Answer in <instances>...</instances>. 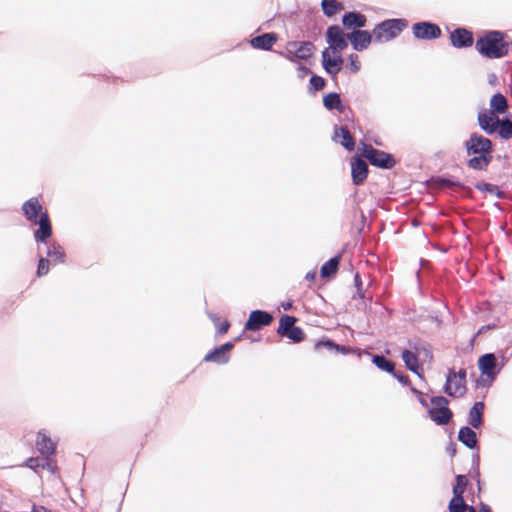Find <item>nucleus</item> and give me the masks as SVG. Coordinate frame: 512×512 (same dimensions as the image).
I'll return each instance as SVG.
<instances>
[{"label":"nucleus","instance_id":"nucleus-4","mask_svg":"<svg viewBox=\"0 0 512 512\" xmlns=\"http://www.w3.org/2000/svg\"><path fill=\"white\" fill-rule=\"evenodd\" d=\"M430 402L433 405L428 409L431 420L439 426L448 424L453 417V412L449 408V400L444 396H433Z\"/></svg>","mask_w":512,"mask_h":512},{"label":"nucleus","instance_id":"nucleus-61","mask_svg":"<svg viewBox=\"0 0 512 512\" xmlns=\"http://www.w3.org/2000/svg\"><path fill=\"white\" fill-rule=\"evenodd\" d=\"M282 308L285 310V311H288L292 308V302H286V303H282Z\"/></svg>","mask_w":512,"mask_h":512},{"label":"nucleus","instance_id":"nucleus-60","mask_svg":"<svg viewBox=\"0 0 512 512\" xmlns=\"http://www.w3.org/2000/svg\"><path fill=\"white\" fill-rule=\"evenodd\" d=\"M208 315H209L210 319L215 323V325H217V323L219 321V317L216 314H212V313H209Z\"/></svg>","mask_w":512,"mask_h":512},{"label":"nucleus","instance_id":"nucleus-53","mask_svg":"<svg viewBox=\"0 0 512 512\" xmlns=\"http://www.w3.org/2000/svg\"><path fill=\"white\" fill-rule=\"evenodd\" d=\"M216 326H217L218 333L225 334V333H227V331L230 327V323L228 321H224V322L220 323L219 325L217 324Z\"/></svg>","mask_w":512,"mask_h":512},{"label":"nucleus","instance_id":"nucleus-19","mask_svg":"<svg viewBox=\"0 0 512 512\" xmlns=\"http://www.w3.org/2000/svg\"><path fill=\"white\" fill-rule=\"evenodd\" d=\"M351 175L355 185H361L366 180L368 175L367 163L357 157L351 162Z\"/></svg>","mask_w":512,"mask_h":512},{"label":"nucleus","instance_id":"nucleus-50","mask_svg":"<svg viewBox=\"0 0 512 512\" xmlns=\"http://www.w3.org/2000/svg\"><path fill=\"white\" fill-rule=\"evenodd\" d=\"M280 55L285 57L286 59H288L290 62L298 61L297 57L295 56V51H294L293 47L288 46L287 51L285 53L280 52Z\"/></svg>","mask_w":512,"mask_h":512},{"label":"nucleus","instance_id":"nucleus-62","mask_svg":"<svg viewBox=\"0 0 512 512\" xmlns=\"http://www.w3.org/2000/svg\"><path fill=\"white\" fill-rule=\"evenodd\" d=\"M375 144H376V145H378V146H380V145H381V142H380V141L375 140Z\"/></svg>","mask_w":512,"mask_h":512},{"label":"nucleus","instance_id":"nucleus-35","mask_svg":"<svg viewBox=\"0 0 512 512\" xmlns=\"http://www.w3.org/2000/svg\"><path fill=\"white\" fill-rule=\"evenodd\" d=\"M296 320L297 319L294 316H290L287 314L283 315L280 318L277 333L280 334L281 336H286V334L289 332V329L293 328Z\"/></svg>","mask_w":512,"mask_h":512},{"label":"nucleus","instance_id":"nucleus-56","mask_svg":"<svg viewBox=\"0 0 512 512\" xmlns=\"http://www.w3.org/2000/svg\"><path fill=\"white\" fill-rule=\"evenodd\" d=\"M305 279L307 281H314L316 279V271L313 270V271H310L308 272L306 275H305Z\"/></svg>","mask_w":512,"mask_h":512},{"label":"nucleus","instance_id":"nucleus-5","mask_svg":"<svg viewBox=\"0 0 512 512\" xmlns=\"http://www.w3.org/2000/svg\"><path fill=\"white\" fill-rule=\"evenodd\" d=\"M362 155L372 166L381 169H391L396 163L392 154L375 149L368 144H363Z\"/></svg>","mask_w":512,"mask_h":512},{"label":"nucleus","instance_id":"nucleus-17","mask_svg":"<svg viewBox=\"0 0 512 512\" xmlns=\"http://www.w3.org/2000/svg\"><path fill=\"white\" fill-rule=\"evenodd\" d=\"M444 392L454 398H460L465 395L467 391L466 383L458 378H453L451 375L446 376V382L443 387Z\"/></svg>","mask_w":512,"mask_h":512},{"label":"nucleus","instance_id":"nucleus-27","mask_svg":"<svg viewBox=\"0 0 512 512\" xmlns=\"http://www.w3.org/2000/svg\"><path fill=\"white\" fill-rule=\"evenodd\" d=\"M508 107L509 105L506 97L502 93L498 92L491 97L488 111L497 114H504L508 110Z\"/></svg>","mask_w":512,"mask_h":512},{"label":"nucleus","instance_id":"nucleus-9","mask_svg":"<svg viewBox=\"0 0 512 512\" xmlns=\"http://www.w3.org/2000/svg\"><path fill=\"white\" fill-rule=\"evenodd\" d=\"M413 35L420 40H434L441 36L440 27L432 22H417L412 27Z\"/></svg>","mask_w":512,"mask_h":512},{"label":"nucleus","instance_id":"nucleus-37","mask_svg":"<svg viewBox=\"0 0 512 512\" xmlns=\"http://www.w3.org/2000/svg\"><path fill=\"white\" fill-rule=\"evenodd\" d=\"M497 132L502 139L512 138V121L507 117L502 118Z\"/></svg>","mask_w":512,"mask_h":512},{"label":"nucleus","instance_id":"nucleus-13","mask_svg":"<svg viewBox=\"0 0 512 512\" xmlns=\"http://www.w3.org/2000/svg\"><path fill=\"white\" fill-rule=\"evenodd\" d=\"M347 39L350 41L352 47L356 51H363L371 44L373 33L367 30H353L346 34Z\"/></svg>","mask_w":512,"mask_h":512},{"label":"nucleus","instance_id":"nucleus-55","mask_svg":"<svg viewBox=\"0 0 512 512\" xmlns=\"http://www.w3.org/2000/svg\"><path fill=\"white\" fill-rule=\"evenodd\" d=\"M298 71H299V76L300 77H304L305 75L311 73V70L308 67H306V66H304L302 64H300L298 66Z\"/></svg>","mask_w":512,"mask_h":512},{"label":"nucleus","instance_id":"nucleus-31","mask_svg":"<svg viewBox=\"0 0 512 512\" xmlns=\"http://www.w3.org/2000/svg\"><path fill=\"white\" fill-rule=\"evenodd\" d=\"M372 362L375 366L385 372L394 373L395 364L383 355H373Z\"/></svg>","mask_w":512,"mask_h":512},{"label":"nucleus","instance_id":"nucleus-59","mask_svg":"<svg viewBox=\"0 0 512 512\" xmlns=\"http://www.w3.org/2000/svg\"><path fill=\"white\" fill-rule=\"evenodd\" d=\"M479 512H492L491 508L487 505L482 503L479 509Z\"/></svg>","mask_w":512,"mask_h":512},{"label":"nucleus","instance_id":"nucleus-48","mask_svg":"<svg viewBox=\"0 0 512 512\" xmlns=\"http://www.w3.org/2000/svg\"><path fill=\"white\" fill-rule=\"evenodd\" d=\"M448 375H451L453 378H458L466 383L467 373L465 369H460L458 372H456L454 369H449Z\"/></svg>","mask_w":512,"mask_h":512},{"label":"nucleus","instance_id":"nucleus-54","mask_svg":"<svg viewBox=\"0 0 512 512\" xmlns=\"http://www.w3.org/2000/svg\"><path fill=\"white\" fill-rule=\"evenodd\" d=\"M32 512H55V511H52L48 508H46L45 506H42V505H33L32 506Z\"/></svg>","mask_w":512,"mask_h":512},{"label":"nucleus","instance_id":"nucleus-51","mask_svg":"<svg viewBox=\"0 0 512 512\" xmlns=\"http://www.w3.org/2000/svg\"><path fill=\"white\" fill-rule=\"evenodd\" d=\"M391 374L403 385H408L410 383L409 377L403 372L394 370V373Z\"/></svg>","mask_w":512,"mask_h":512},{"label":"nucleus","instance_id":"nucleus-21","mask_svg":"<svg viewBox=\"0 0 512 512\" xmlns=\"http://www.w3.org/2000/svg\"><path fill=\"white\" fill-rule=\"evenodd\" d=\"M46 258L51 262V265L62 264L65 262V252L63 247L57 242H48L46 240Z\"/></svg>","mask_w":512,"mask_h":512},{"label":"nucleus","instance_id":"nucleus-57","mask_svg":"<svg viewBox=\"0 0 512 512\" xmlns=\"http://www.w3.org/2000/svg\"><path fill=\"white\" fill-rule=\"evenodd\" d=\"M496 326L495 324H489V325H486V326H482L479 331H478V334H481L483 333L484 331L486 330H489V329H494Z\"/></svg>","mask_w":512,"mask_h":512},{"label":"nucleus","instance_id":"nucleus-32","mask_svg":"<svg viewBox=\"0 0 512 512\" xmlns=\"http://www.w3.org/2000/svg\"><path fill=\"white\" fill-rule=\"evenodd\" d=\"M321 7L323 10V13L327 17H332L337 12L343 9V5L339 3L337 0H322L321 1Z\"/></svg>","mask_w":512,"mask_h":512},{"label":"nucleus","instance_id":"nucleus-15","mask_svg":"<svg viewBox=\"0 0 512 512\" xmlns=\"http://www.w3.org/2000/svg\"><path fill=\"white\" fill-rule=\"evenodd\" d=\"M451 45L455 48H468L473 45V34L466 28H456L450 33Z\"/></svg>","mask_w":512,"mask_h":512},{"label":"nucleus","instance_id":"nucleus-23","mask_svg":"<svg viewBox=\"0 0 512 512\" xmlns=\"http://www.w3.org/2000/svg\"><path fill=\"white\" fill-rule=\"evenodd\" d=\"M333 139L348 151H352L355 148V140L347 127H336Z\"/></svg>","mask_w":512,"mask_h":512},{"label":"nucleus","instance_id":"nucleus-52","mask_svg":"<svg viewBox=\"0 0 512 512\" xmlns=\"http://www.w3.org/2000/svg\"><path fill=\"white\" fill-rule=\"evenodd\" d=\"M334 351L336 353H341V354L345 355V354H349L351 352V348L348 346L340 345V344L336 343V347H335Z\"/></svg>","mask_w":512,"mask_h":512},{"label":"nucleus","instance_id":"nucleus-3","mask_svg":"<svg viewBox=\"0 0 512 512\" xmlns=\"http://www.w3.org/2000/svg\"><path fill=\"white\" fill-rule=\"evenodd\" d=\"M408 21L405 19H388L377 24L373 29V36L377 42H387L396 38L405 27Z\"/></svg>","mask_w":512,"mask_h":512},{"label":"nucleus","instance_id":"nucleus-10","mask_svg":"<svg viewBox=\"0 0 512 512\" xmlns=\"http://www.w3.org/2000/svg\"><path fill=\"white\" fill-rule=\"evenodd\" d=\"M498 115L487 109H482L477 116L478 125L481 130L488 135L496 133L502 120Z\"/></svg>","mask_w":512,"mask_h":512},{"label":"nucleus","instance_id":"nucleus-8","mask_svg":"<svg viewBox=\"0 0 512 512\" xmlns=\"http://www.w3.org/2000/svg\"><path fill=\"white\" fill-rule=\"evenodd\" d=\"M343 62L344 61L340 53L331 55L329 48H325L321 53L322 67L332 79H336L338 73L342 69Z\"/></svg>","mask_w":512,"mask_h":512},{"label":"nucleus","instance_id":"nucleus-2","mask_svg":"<svg viewBox=\"0 0 512 512\" xmlns=\"http://www.w3.org/2000/svg\"><path fill=\"white\" fill-rule=\"evenodd\" d=\"M504 36L505 34L501 31H488L477 39L475 48L482 56L488 59L502 58L512 48V42L505 41Z\"/></svg>","mask_w":512,"mask_h":512},{"label":"nucleus","instance_id":"nucleus-34","mask_svg":"<svg viewBox=\"0 0 512 512\" xmlns=\"http://www.w3.org/2000/svg\"><path fill=\"white\" fill-rule=\"evenodd\" d=\"M468 484V480L465 475H457L456 476V483L453 486V498L452 499H463V493L466 489V486Z\"/></svg>","mask_w":512,"mask_h":512},{"label":"nucleus","instance_id":"nucleus-46","mask_svg":"<svg viewBox=\"0 0 512 512\" xmlns=\"http://www.w3.org/2000/svg\"><path fill=\"white\" fill-rule=\"evenodd\" d=\"M349 61H350V70L353 73H357L360 70V62L358 61L357 54H351L349 56Z\"/></svg>","mask_w":512,"mask_h":512},{"label":"nucleus","instance_id":"nucleus-12","mask_svg":"<svg viewBox=\"0 0 512 512\" xmlns=\"http://www.w3.org/2000/svg\"><path fill=\"white\" fill-rule=\"evenodd\" d=\"M497 357L493 353H486L478 359V367L482 375L487 376L491 381L495 380L500 368H497Z\"/></svg>","mask_w":512,"mask_h":512},{"label":"nucleus","instance_id":"nucleus-44","mask_svg":"<svg viewBox=\"0 0 512 512\" xmlns=\"http://www.w3.org/2000/svg\"><path fill=\"white\" fill-rule=\"evenodd\" d=\"M442 187H463V184L459 181H455L449 178H439L437 181Z\"/></svg>","mask_w":512,"mask_h":512},{"label":"nucleus","instance_id":"nucleus-20","mask_svg":"<svg viewBox=\"0 0 512 512\" xmlns=\"http://www.w3.org/2000/svg\"><path fill=\"white\" fill-rule=\"evenodd\" d=\"M277 34L273 32L263 33L250 40V45L254 49L269 51L277 42Z\"/></svg>","mask_w":512,"mask_h":512},{"label":"nucleus","instance_id":"nucleus-58","mask_svg":"<svg viewBox=\"0 0 512 512\" xmlns=\"http://www.w3.org/2000/svg\"><path fill=\"white\" fill-rule=\"evenodd\" d=\"M447 451L450 453L451 456H454L456 454V445L454 443H450V445L447 448Z\"/></svg>","mask_w":512,"mask_h":512},{"label":"nucleus","instance_id":"nucleus-45","mask_svg":"<svg viewBox=\"0 0 512 512\" xmlns=\"http://www.w3.org/2000/svg\"><path fill=\"white\" fill-rule=\"evenodd\" d=\"M321 347H325L328 350L334 351V349L336 347V343L330 339L320 340L315 344V348L319 349Z\"/></svg>","mask_w":512,"mask_h":512},{"label":"nucleus","instance_id":"nucleus-30","mask_svg":"<svg viewBox=\"0 0 512 512\" xmlns=\"http://www.w3.org/2000/svg\"><path fill=\"white\" fill-rule=\"evenodd\" d=\"M341 256L337 255L332 258H330L328 261H326L320 270V275L322 278H329L332 275H334L339 268Z\"/></svg>","mask_w":512,"mask_h":512},{"label":"nucleus","instance_id":"nucleus-41","mask_svg":"<svg viewBox=\"0 0 512 512\" xmlns=\"http://www.w3.org/2000/svg\"><path fill=\"white\" fill-rule=\"evenodd\" d=\"M326 81L323 77L312 74L310 78V85L314 91H319L324 88Z\"/></svg>","mask_w":512,"mask_h":512},{"label":"nucleus","instance_id":"nucleus-18","mask_svg":"<svg viewBox=\"0 0 512 512\" xmlns=\"http://www.w3.org/2000/svg\"><path fill=\"white\" fill-rule=\"evenodd\" d=\"M366 23V16L360 12H346L342 17V24L348 30H362L361 28L365 27Z\"/></svg>","mask_w":512,"mask_h":512},{"label":"nucleus","instance_id":"nucleus-36","mask_svg":"<svg viewBox=\"0 0 512 512\" xmlns=\"http://www.w3.org/2000/svg\"><path fill=\"white\" fill-rule=\"evenodd\" d=\"M449 512H476L472 506H468L464 500L451 499L448 505Z\"/></svg>","mask_w":512,"mask_h":512},{"label":"nucleus","instance_id":"nucleus-26","mask_svg":"<svg viewBox=\"0 0 512 512\" xmlns=\"http://www.w3.org/2000/svg\"><path fill=\"white\" fill-rule=\"evenodd\" d=\"M401 357L407 369H409L411 372L415 373L419 377H422L418 357L415 352L405 349L402 351Z\"/></svg>","mask_w":512,"mask_h":512},{"label":"nucleus","instance_id":"nucleus-39","mask_svg":"<svg viewBox=\"0 0 512 512\" xmlns=\"http://www.w3.org/2000/svg\"><path fill=\"white\" fill-rule=\"evenodd\" d=\"M286 337L295 343H299L304 339V332L300 327L293 326V328L289 329Z\"/></svg>","mask_w":512,"mask_h":512},{"label":"nucleus","instance_id":"nucleus-11","mask_svg":"<svg viewBox=\"0 0 512 512\" xmlns=\"http://www.w3.org/2000/svg\"><path fill=\"white\" fill-rule=\"evenodd\" d=\"M273 319V315L267 311L254 310L250 313L245 323V330L252 332L258 331L262 327L270 325Z\"/></svg>","mask_w":512,"mask_h":512},{"label":"nucleus","instance_id":"nucleus-25","mask_svg":"<svg viewBox=\"0 0 512 512\" xmlns=\"http://www.w3.org/2000/svg\"><path fill=\"white\" fill-rule=\"evenodd\" d=\"M458 440L469 449H475L477 447V434L472 427L464 426L460 428L458 432Z\"/></svg>","mask_w":512,"mask_h":512},{"label":"nucleus","instance_id":"nucleus-29","mask_svg":"<svg viewBox=\"0 0 512 512\" xmlns=\"http://www.w3.org/2000/svg\"><path fill=\"white\" fill-rule=\"evenodd\" d=\"M323 105L327 110H337L342 113L345 106L342 104L341 97L336 92H330L323 97Z\"/></svg>","mask_w":512,"mask_h":512},{"label":"nucleus","instance_id":"nucleus-28","mask_svg":"<svg viewBox=\"0 0 512 512\" xmlns=\"http://www.w3.org/2000/svg\"><path fill=\"white\" fill-rule=\"evenodd\" d=\"M492 159V155H474L467 161V166L473 170L485 171Z\"/></svg>","mask_w":512,"mask_h":512},{"label":"nucleus","instance_id":"nucleus-63","mask_svg":"<svg viewBox=\"0 0 512 512\" xmlns=\"http://www.w3.org/2000/svg\"><path fill=\"white\" fill-rule=\"evenodd\" d=\"M510 51H512V48H510Z\"/></svg>","mask_w":512,"mask_h":512},{"label":"nucleus","instance_id":"nucleus-14","mask_svg":"<svg viewBox=\"0 0 512 512\" xmlns=\"http://www.w3.org/2000/svg\"><path fill=\"white\" fill-rule=\"evenodd\" d=\"M234 344L232 342H226L214 350L207 353L204 357L206 362H214L217 364H226L230 359V351L233 349Z\"/></svg>","mask_w":512,"mask_h":512},{"label":"nucleus","instance_id":"nucleus-49","mask_svg":"<svg viewBox=\"0 0 512 512\" xmlns=\"http://www.w3.org/2000/svg\"><path fill=\"white\" fill-rule=\"evenodd\" d=\"M411 391L418 398L419 403L423 407H425V408L429 407L427 400L424 398V395L420 390L416 389L415 387H411Z\"/></svg>","mask_w":512,"mask_h":512},{"label":"nucleus","instance_id":"nucleus-38","mask_svg":"<svg viewBox=\"0 0 512 512\" xmlns=\"http://www.w3.org/2000/svg\"><path fill=\"white\" fill-rule=\"evenodd\" d=\"M51 265V262L48 260V258L44 257L43 255H39L38 260V267H37V276L42 277L49 272V266Z\"/></svg>","mask_w":512,"mask_h":512},{"label":"nucleus","instance_id":"nucleus-7","mask_svg":"<svg viewBox=\"0 0 512 512\" xmlns=\"http://www.w3.org/2000/svg\"><path fill=\"white\" fill-rule=\"evenodd\" d=\"M326 42L332 54L340 53L348 47V39L342 28L338 25H331L326 30Z\"/></svg>","mask_w":512,"mask_h":512},{"label":"nucleus","instance_id":"nucleus-1","mask_svg":"<svg viewBox=\"0 0 512 512\" xmlns=\"http://www.w3.org/2000/svg\"><path fill=\"white\" fill-rule=\"evenodd\" d=\"M43 207L37 197H32L22 205V212L25 218L33 223L38 224V229L34 232L35 241L38 243H46L52 235V226L49 215L46 211H42Z\"/></svg>","mask_w":512,"mask_h":512},{"label":"nucleus","instance_id":"nucleus-40","mask_svg":"<svg viewBox=\"0 0 512 512\" xmlns=\"http://www.w3.org/2000/svg\"><path fill=\"white\" fill-rule=\"evenodd\" d=\"M408 344H409L410 348H412L416 353H418V354L424 353L426 356L431 357L430 350L427 347H425L424 345H422L419 340H410L408 342Z\"/></svg>","mask_w":512,"mask_h":512},{"label":"nucleus","instance_id":"nucleus-33","mask_svg":"<svg viewBox=\"0 0 512 512\" xmlns=\"http://www.w3.org/2000/svg\"><path fill=\"white\" fill-rule=\"evenodd\" d=\"M475 188L480 192H487L495 195L497 198L502 199L505 196V193L500 190L497 185L487 183V182H477L475 184Z\"/></svg>","mask_w":512,"mask_h":512},{"label":"nucleus","instance_id":"nucleus-16","mask_svg":"<svg viewBox=\"0 0 512 512\" xmlns=\"http://www.w3.org/2000/svg\"><path fill=\"white\" fill-rule=\"evenodd\" d=\"M36 448L41 456L51 457L55 454L56 443L45 430H40L37 434Z\"/></svg>","mask_w":512,"mask_h":512},{"label":"nucleus","instance_id":"nucleus-47","mask_svg":"<svg viewBox=\"0 0 512 512\" xmlns=\"http://www.w3.org/2000/svg\"><path fill=\"white\" fill-rule=\"evenodd\" d=\"M354 284H355V287H356L357 295L360 298H364V292L362 290V280H361V277H360L359 273H356L355 276H354Z\"/></svg>","mask_w":512,"mask_h":512},{"label":"nucleus","instance_id":"nucleus-22","mask_svg":"<svg viewBox=\"0 0 512 512\" xmlns=\"http://www.w3.org/2000/svg\"><path fill=\"white\" fill-rule=\"evenodd\" d=\"M289 47H293L295 56L298 60L309 59L316 49L315 45L311 41L289 42Z\"/></svg>","mask_w":512,"mask_h":512},{"label":"nucleus","instance_id":"nucleus-24","mask_svg":"<svg viewBox=\"0 0 512 512\" xmlns=\"http://www.w3.org/2000/svg\"><path fill=\"white\" fill-rule=\"evenodd\" d=\"M485 405L482 401L475 402L469 410L468 423L472 428H479L483 424Z\"/></svg>","mask_w":512,"mask_h":512},{"label":"nucleus","instance_id":"nucleus-42","mask_svg":"<svg viewBox=\"0 0 512 512\" xmlns=\"http://www.w3.org/2000/svg\"><path fill=\"white\" fill-rule=\"evenodd\" d=\"M41 468L42 469H47L52 474H55L56 471H57L56 462L51 457H46V456H43V461H42Z\"/></svg>","mask_w":512,"mask_h":512},{"label":"nucleus","instance_id":"nucleus-6","mask_svg":"<svg viewBox=\"0 0 512 512\" xmlns=\"http://www.w3.org/2000/svg\"><path fill=\"white\" fill-rule=\"evenodd\" d=\"M464 148L468 155H492V141L479 134L471 133L469 138L464 142Z\"/></svg>","mask_w":512,"mask_h":512},{"label":"nucleus","instance_id":"nucleus-43","mask_svg":"<svg viewBox=\"0 0 512 512\" xmlns=\"http://www.w3.org/2000/svg\"><path fill=\"white\" fill-rule=\"evenodd\" d=\"M42 461H43V456L42 457H31L26 460L25 465L32 470H36L38 468H41Z\"/></svg>","mask_w":512,"mask_h":512}]
</instances>
